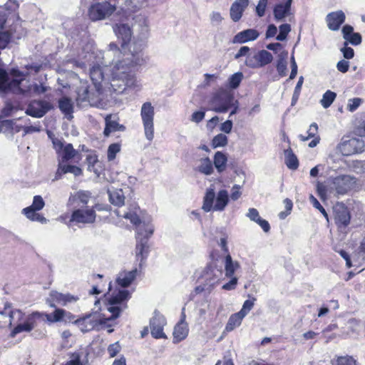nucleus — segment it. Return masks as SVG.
Wrapping results in <instances>:
<instances>
[{
  "mask_svg": "<svg viewBox=\"0 0 365 365\" xmlns=\"http://www.w3.org/2000/svg\"><path fill=\"white\" fill-rule=\"evenodd\" d=\"M130 53L108 67L102 51L93 50L89 54L91 62L90 78L93 88L87 81H81L77 89L76 102L80 107L99 106L108 93H122L127 88H140L136 71L145 63L141 53V46L135 49V44L130 46Z\"/></svg>",
  "mask_w": 365,
  "mask_h": 365,
  "instance_id": "f257e3e1",
  "label": "nucleus"
},
{
  "mask_svg": "<svg viewBox=\"0 0 365 365\" xmlns=\"http://www.w3.org/2000/svg\"><path fill=\"white\" fill-rule=\"evenodd\" d=\"M130 293L126 289H116L112 292L108 298V311L111 314L108 317H103L100 314L87 315L77 319L76 324L81 331L87 332L98 326L106 324L108 321L118 318L120 313L127 309L126 302L130 299Z\"/></svg>",
  "mask_w": 365,
  "mask_h": 365,
  "instance_id": "f03ea898",
  "label": "nucleus"
},
{
  "mask_svg": "<svg viewBox=\"0 0 365 365\" xmlns=\"http://www.w3.org/2000/svg\"><path fill=\"white\" fill-rule=\"evenodd\" d=\"M140 208L136 205H132L126 209H116L114 213L118 217L128 220L136 227L138 238L140 242L136 245V256H141L143 258V253L148 249L147 240L153 232L154 227L150 223L142 222L139 218ZM143 259H141L142 260Z\"/></svg>",
  "mask_w": 365,
  "mask_h": 365,
  "instance_id": "7ed1b4c3",
  "label": "nucleus"
},
{
  "mask_svg": "<svg viewBox=\"0 0 365 365\" xmlns=\"http://www.w3.org/2000/svg\"><path fill=\"white\" fill-rule=\"evenodd\" d=\"M133 24L132 29L127 24H116L113 26V31L118 38H120L123 41L122 47L124 50L123 57L127 54L130 53L129 51L130 46L133 43L135 44V49L141 46V53H143V44L142 41L140 42H130L132 34L133 32L138 33L140 37H144L148 32V19L145 16L141 14L135 15L133 19ZM143 56V54H142Z\"/></svg>",
  "mask_w": 365,
  "mask_h": 365,
  "instance_id": "20e7f679",
  "label": "nucleus"
},
{
  "mask_svg": "<svg viewBox=\"0 0 365 365\" xmlns=\"http://www.w3.org/2000/svg\"><path fill=\"white\" fill-rule=\"evenodd\" d=\"M229 202V193L225 190H220L216 195L214 189H207L204 197L202 210L206 212H222Z\"/></svg>",
  "mask_w": 365,
  "mask_h": 365,
  "instance_id": "39448f33",
  "label": "nucleus"
},
{
  "mask_svg": "<svg viewBox=\"0 0 365 365\" xmlns=\"http://www.w3.org/2000/svg\"><path fill=\"white\" fill-rule=\"evenodd\" d=\"M234 100L233 93L226 88H220L213 94L209 101L210 110L216 113H226Z\"/></svg>",
  "mask_w": 365,
  "mask_h": 365,
  "instance_id": "423d86ee",
  "label": "nucleus"
},
{
  "mask_svg": "<svg viewBox=\"0 0 365 365\" xmlns=\"http://www.w3.org/2000/svg\"><path fill=\"white\" fill-rule=\"evenodd\" d=\"M45 313L34 312L17 322L16 327L12 330L11 335L16 336L21 332H30L35 328L45 323Z\"/></svg>",
  "mask_w": 365,
  "mask_h": 365,
  "instance_id": "0eeeda50",
  "label": "nucleus"
},
{
  "mask_svg": "<svg viewBox=\"0 0 365 365\" xmlns=\"http://www.w3.org/2000/svg\"><path fill=\"white\" fill-rule=\"evenodd\" d=\"M116 10V6L108 1L92 4L88 9V16L93 21H101L110 16Z\"/></svg>",
  "mask_w": 365,
  "mask_h": 365,
  "instance_id": "6e6552de",
  "label": "nucleus"
},
{
  "mask_svg": "<svg viewBox=\"0 0 365 365\" xmlns=\"http://www.w3.org/2000/svg\"><path fill=\"white\" fill-rule=\"evenodd\" d=\"M154 107L150 102L144 103L141 107L140 116L143 121L145 138L151 141L154 138Z\"/></svg>",
  "mask_w": 365,
  "mask_h": 365,
  "instance_id": "1a4fd4ad",
  "label": "nucleus"
},
{
  "mask_svg": "<svg viewBox=\"0 0 365 365\" xmlns=\"http://www.w3.org/2000/svg\"><path fill=\"white\" fill-rule=\"evenodd\" d=\"M11 86L14 88L15 94L27 95L29 96H38L47 91V88L41 84H31L28 80L25 79L24 74L21 76V81L14 82Z\"/></svg>",
  "mask_w": 365,
  "mask_h": 365,
  "instance_id": "9d476101",
  "label": "nucleus"
},
{
  "mask_svg": "<svg viewBox=\"0 0 365 365\" xmlns=\"http://www.w3.org/2000/svg\"><path fill=\"white\" fill-rule=\"evenodd\" d=\"M348 184H317V191L323 201L332 197L345 195L349 190Z\"/></svg>",
  "mask_w": 365,
  "mask_h": 365,
  "instance_id": "9b49d317",
  "label": "nucleus"
},
{
  "mask_svg": "<svg viewBox=\"0 0 365 365\" xmlns=\"http://www.w3.org/2000/svg\"><path fill=\"white\" fill-rule=\"evenodd\" d=\"M337 148L343 155L349 156L363 152L364 143L360 138L344 137Z\"/></svg>",
  "mask_w": 365,
  "mask_h": 365,
  "instance_id": "f8f14e48",
  "label": "nucleus"
},
{
  "mask_svg": "<svg viewBox=\"0 0 365 365\" xmlns=\"http://www.w3.org/2000/svg\"><path fill=\"white\" fill-rule=\"evenodd\" d=\"M24 313L19 309L12 310L10 306H6L0 311V328L11 327L17 324L24 317Z\"/></svg>",
  "mask_w": 365,
  "mask_h": 365,
  "instance_id": "ddd939ff",
  "label": "nucleus"
},
{
  "mask_svg": "<svg viewBox=\"0 0 365 365\" xmlns=\"http://www.w3.org/2000/svg\"><path fill=\"white\" fill-rule=\"evenodd\" d=\"M52 143L62 163L73 159L78 153L71 143H64L61 140L56 138L52 139Z\"/></svg>",
  "mask_w": 365,
  "mask_h": 365,
  "instance_id": "4468645a",
  "label": "nucleus"
},
{
  "mask_svg": "<svg viewBox=\"0 0 365 365\" xmlns=\"http://www.w3.org/2000/svg\"><path fill=\"white\" fill-rule=\"evenodd\" d=\"M96 213L95 210L90 207L86 209H75L71 215L70 222L81 224H92L95 222Z\"/></svg>",
  "mask_w": 365,
  "mask_h": 365,
  "instance_id": "2eb2a0df",
  "label": "nucleus"
},
{
  "mask_svg": "<svg viewBox=\"0 0 365 365\" xmlns=\"http://www.w3.org/2000/svg\"><path fill=\"white\" fill-rule=\"evenodd\" d=\"M165 324L166 319L165 317L158 312H155L153 317L150 321V332L153 337L155 339L166 338V335L163 331V327Z\"/></svg>",
  "mask_w": 365,
  "mask_h": 365,
  "instance_id": "dca6fc26",
  "label": "nucleus"
},
{
  "mask_svg": "<svg viewBox=\"0 0 365 365\" xmlns=\"http://www.w3.org/2000/svg\"><path fill=\"white\" fill-rule=\"evenodd\" d=\"M14 78L10 80L7 72L0 68V92L11 91L15 93L14 88L11 86L14 82H20L23 73L16 70H13L11 73Z\"/></svg>",
  "mask_w": 365,
  "mask_h": 365,
  "instance_id": "f3484780",
  "label": "nucleus"
},
{
  "mask_svg": "<svg viewBox=\"0 0 365 365\" xmlns=\"http://www.w3.org/2000/svg\"><path fill=\"white\" fill-rule=\"evenodd\" d=\"M78 300L77 296L69 293L63 294L57 291H51L49 294L48 302L51 307H55L56 304L66 306L68 304L76 302Z\"/></svg>",
  "mask_w": 365,
  "mask_h": 365,
  "instance_id": "a211bd4d",
  "label": "nucleus"
},
{
  "mask_svg": "<svg viewBox=\"0 0 365 365\" xmlns=\"http://www.w3.org/2000/svg\"><path fill=\"white\" fill-rule=\"evenodd\" d=\"M52 108L51 104L46 101H34L26 109V114L35 118L43 117Z\"/></svg>",
  "mask_w": 365,
  "mask_h": 365,
  "instance_id": "6ab92c4d",
  "label": "nucleus"
},
{
  "mask_svg": "<svg viewBox=\"0 0 365 365\" xmlns=\"http://www.w3.org/2000/svg\"><path fill=\"white\" fill-rule=\"evenodd\" d=\"M335 223L339 229L346 228L350 223L349 211L343 204H338L334 207Z\"/></svg>",
  "mask_w": 365,
  "mask_h": 365,
  "instance_id": "aec40b11",
  "label": "nucleus"
},
{
  "mask_svg": "<svg viewBox=\"0 0 365 365\" xmlns=\"http://www.w3.org/2000/svg\"><path fill=\"white\" fill-rule=\"evenodd\" d=\"M131 189L127 184H121V187L113 190H108L110 202L117 206L124 205L125 196L129 195Z\"/></svg>",
  "mask_w": 365,
  "mask_h": 365,
  "instance_id": "412c9836",
  "label": "nucleus"
},
{
  "mask_svg": "<svg viewBox=\"0 0 365 365\" xmlns=\"http://www.w3.org/2000/svg\"><path fill=\"white\" fill-rule=\"evenodd\" d=\"M345 19V14L341 10L331 12L326 16L327 26L331 31H338Z\"/></svg>",
  "mask_w": 365,
  "mask_h": 365,
  "instance_id": "4be33fe9",
  "label": "nucleus"
},
{
  "mask_svg": "<svg viewBox=\"0 0 365 365\" xmlns=\"http://www.w3.org/2000/svg\"><path fill=\"white\" fill-rule=\"evenodd\" d=\"M222 275L223 271L221 267H219L217 262L213 261L207 267L205 277L206 280L208 281L207 284L210 286H213L222 277Z\"/></svg>",
  "mask_w": 365,
  "mask_h": 365,
  "instance_id": "5701e85b",
  "label": "nucleus"
},
{
  "mask_svg": "<svg viewBox=\"0 0 365 365\" xmlns=\"http://www.w3.org/2000/svg\"><path fill=\"white\" fill-rule=\"evenodd\" d=\"M92 197L91 192L89 191L80 190L71 194L68 199V205L80 206L87 205Z\"/></svg>",
  "mask_w": 365,
  "mask_h": 365,
  "instance_id": "b1692460",
  "label": "nucleus"
},
{
  "mask_svg": "<svg viewBox=\"0 0 365 365\" xmlns=\"http://www.w3.org/2000/svg\"><path fill=\"white\" fill-rule=\"evenodd\" d=\"M259 35V32L255 29H246L237 34L233 38L232 43H244L254 41L258 38Z\"/></svg>",
  "mask_w": 365,
  "mask_h": 365,
  "instance_id": "393cba45",
  "label": "nucleus"
},
{
  "mask_svg": "<svg viewBox=\"0 0 365 365\" xmlns=\"http://www.w3.org/2000/svg\"><path fill=\"white\" fill-rule=\"evenodd\" d=\"M105 122L106 128L103 134L106 136H109L111 133L115 131H124L125 130V127L123 125L119 124L115 116L112 115H106Z\"/></svg>",
  "mask_w": 365,
  "mask_h": 365,
  "instance_id": "a878e982",
  "label": "nucleus"
},
{
  "mask_svg": "<svg viewBox=\"0 0 365 365\" xmlns=\"http://www.w3.org/2000/svg\"><path fill=\"white\" fill-rule=\"evenodd\" d=\"M248 4L249 0H236L230 8L231 19L235 22L238 21Z\"/></svg>",
  "mask_w": 365,
  "mask_h": 365,
  "instance_id": "bb28decb",
  "label": "nucleus"
},
{
  "mask_svg": "<svg viewBox=\"0 0 365 365\" xmlns=\"http://www.w3.org/2000/svg\"><path fill=\"white\" fill-rule=\"evenodd\" d=\"M137 275V269L120 272L116 278V284L123 287H127L131 284Z\"/></svg>",
  "mask_w": 365,
  "mask_h": 365,
  "instance_id": "cd10ccee",
  "label": "nucleus"
},
{
  "mask_svg": "<svg viewBox=\"0 0 365 365\" xmlns=\"http://www.w3.org/2000/svg\"><path fill=\"white\" fill-rule=\"evenodd\" d=\"M292 0H287L284 4H277L274 8V16L276 20L283 21L290 14Z\"/></svg>",
  "mask_w": 365,
  "mask_h": 365,
  "instance_id": "c85d7f7f",
  "label": "nucleus"
},
{
  "mask_svg": "<svg viewBox=\"0 0 365 365\" xmlns=\"http://www.w3.org/2000/svg\"><path fill=\"white\" fill-rule=\"evenodd\" d=\"M67 173H72L75 176H78L81 174V169L75 165H63L62 163H59L58 168L53 180H60L62 175Z\"/></svg>",
  "mask_w": 365,
  "mask_h": 365,
  "instance_id": "c756f323",
  "label": "nucleus"
},
{
  "mask_svg": "<svg viewBox=\"0 0 365 365\" xmlns=\"http://www.w3.org/2000/svg\"><path fill=\"white\" fill-rule=\"evenodd\" d=\"M189 329L186 322H178L173 331V341L178 343L185 339L188 334Z\"/></svg>",
  "mask_w": 365,
  "mask_h": 365,
  "instance_id": "7c9ffc66",
  "label": "nucleus"
},
{
  "mask_svg": "<svg viewBox=\"0 0 365 365\" xmlns=\"http://www.w3.org/2000/svg\"><path fill=\"white\" fill-rule=\"evenodd\" d=\"M38 212L39 211L38 210L26 207L22 210L21 213L24 214L28 220L32 222H38L41 224H46L48 220Z\"/></svg>",
  "mask_w": 365,
  "mask_h": 365,
  "instance_id": "2f4dec72",
  "label": "nucleus"
},
{
  "mask_svg": "<svg viewBox=\"0 0 365 365\" xmlns=\"http://www.w3.org/2000/svg\"><path fill=\"white\" fill-rule=\"evenodd\" d=\"M225 275L227 277H233L235 272L240 267V264L237 261H233L230 254H227L224 258Z\"/></svg>",
  "mask_w": 365,
  "mask_h": 365,
  "instance_id": "473e14b6",
  "label": "nucleus"
},
{
  "mask_svg": "<svg viewBox=\"0 0 365 365\" xmlns=\"http://www.w3.org/2000/svg\"><path fill=\"white\" fill-rule=\"evenodd\" d=\"M245 317L240 312L232 314L228 319L225 330L230 332L239 327Z\"/></svg>",
  "mask_w": 365,
  "mask_h": 365,
  "instance_id": "72a5a7b5",
  "label": "nucleus"
},
{
  "mask_svg": "<svg viewBox=\"0 0 365 365\" xmlns=\"http://www.w3.org/2000/svg\"><path fill=\"white\" fill-rule=\"evenodd\" d=\"M58 106L67 118L71 119L73 118V106L71 99L66 97L62 98L58 101Z\"/></svg>",
  "mask_w": 365,
  "mask_h": 365,
  "instance_id": "f704fd0d",
  "label": "nucleus"
},
{
  "mask_svg": "<svg viewBox=\"0 0 365 365\" xmlns=\"http://www.w3.org/2000/svg\"><path fill=\"white\" fill-rule=\"evenodd\" d=\"M227 158L225 154L217 151L214 156V165L219 173L223 172L227 167Z\"/></svg>",
  "mask_w": 365,
  "mask_h": 365,
  "instance_id": "c9c22d12",
  "label": "nucleus"
},
{
  "mask_svg": "<svg viewBox=\"0 0 365 365\" xmlns=\"http://www.w3.org/2000/svg\"><path fill=\"white\" fill-rule=\"evenodd\" d=\"M284 163L292 170H295L299 166L297 158L290 148L284 150Z\"/></svg>",
  "mask_w": 365,
  "mask_h": 365,
  "instance_id": "e433bc0d",
  "label": "nucleus"
},
{
  "mask_svg": "<svg viewBox=\"0 0 365 365\" xmlns=\"http://www.w3.org/2000/svg\"><path fill=\"white\" fill-rule=\"evenodd\" d=\"M243 78L244 75L242 72H237L231 75L227 79V88L232 90L237 88L240 85Z\"/></svg>",
  "mask_w": 365,
  "mask_h": 365,
  "instance_id": "4c0bfd02",
  "label": "nucleus"
},
{
  "mask_svg": "<svg viewBox=\"0 0 365 365\" xmlns=\"http://www.w3.org/2000/svg\"><path fill=\"white\" fill-rule=\"evenodd\" d=\"M198 171L206 175H209L213 172L212 163L209 158H202L200 160Z\"/></svg>",
  "mask_w": 365,
  "mask_h": 365,
  "instance_id": "58836bf2",
  "label": "nucleus"
},
{
  "mask_svg": "<svg viewBox=\"0 0 365 365\" xmlns=\"http://www.w3.org/2000/svg\"><path fill=\"white\" fill-rule=\"evenodd\" d=\"M66 312L61 309H56L52 314L45 313V321L48 323H54L60 322L63 319Z\"/></svg>",
  "mask_w": 365,
  "mask_h": 365,
  "instance_id": "ea45409f",
  "label": "nucleus"
},
{
  "mask_svg": "<svg viewBox=\"0 0 365 365\" xmlns=\"http://www.w3.org/2000/svg\"><path fill=\"white\" fill-rule=\"evenodd\" d=\"M148 0H126L125 6L130 11L135 12L146 6Z\"/></svg>",
  "mask_w": 365,
  "mask_h": 365,
  "instance_id": "a19ab883",
  "label": "nucleus"
},
{
  "mask_svg": "<svg viewBox=\"0 0 365 365\" xmlns=\"http://www.w3.org/2000/svg\"><path fill=\"white\" fill-rule=\"evenodd\" d=\"M90 53H91V52H88L87 54H86L83 56L84 61H79V60H76V59H72V60L68 61L67 63L68 64H72L73 65V68H80V69H81L83 71H85L86 68L87 64H88L89 66H91V62L88 61L89 54Z\"/></svg>",
  "mask_w": 365,
  "mask_h": 365,
  "instance_id": "79ce46f5",
  "label": "nucleus"
},
{
  "mask_svg": "<svg viewBox=\"0 0 365 365\" xmlns=\"http://www.w3.org/2000/svg\"><path fill=\"white\" fill-rule=\"evenodd\" d=\"M336 97V93L327 91L322 96V98L320 100V103L324 108H328L334 102Z\"/></svg>",
  "mask_w": 365,
  "mask_h": 365,
  "instance_id": "37998d69",
  "label": "nucleus"
},
{
  "mask_svg": "<svg viewBox=\"0 0 365 365\" xmlns=\"http://www.w3.org/2000/svg\"><path fill=\"white\" fill-rule=\"evenodd\" d=\"M86 161L88 163V169L90 171H93L96 174H98V170L96 167L100 164V162L98 159L97 155L94 153H90L86 157Z\"/></svg>",
  "mask_w": 365,
  "mask_h": 365,
  "instance_id": "c03bdc74",
  "label": "nucleus"
},
{
  "mask_svg": "<svg viewBox=\"0 0 365 365\" xmlns=\"http://www.w3.org/2000/svg\"><path fill=\"white\" fill-rule=\"evenodd\" d=\"M315 137H319L318 135V125L316 123H312L308 130H307V136H304L303 135H299V138L300 140L304 142L311 138H314Z\"/></svg>",
  "mask_w": 365,
  "mask_h": 365,
  "instance_id": "a18cd8bd",
  "label": "nucleus"
},
{
  "mask_svg": "<svg viewBox=\"0 0 365 365\" xmlns=\"http://www.w3.org/2000/svg\"><path fill=\"white\" fill-rule=\"evenodd\" d=\"M257 58L260 67L269 63L273 59L272 55L265 50L258 52L257 53Z\"/></svg>",
  "mask_w": 365,
  "mask_h": 365,
  "instance_id": "49530a36",
  "label": "nucleus"
},
{
  "mask_svg": "<svg viewBox=\"0 0 365 365\" xmlns=\"http://www.w3.org/2000/svg\"><path fill=\"white\" fill-rule=\"evenodd\" d=\"M332 365H356V361L350 356H339L332 360Z\"/></svg>",
  "mask_w": 365,
  "mask_h": 365,
  "instance_id": "de8ad7c7",
  "label": "nucleus"
},
{
  "mask_svg": "<svg viewBox=\"0 0 365 365\" xmlns=\"http://www.w3.org/2000/svg\"><path fill=\"white\" fill-rule=\"evenodd\" d=\"M287 55V52L283 56L280 55L279 59L277 61V70L280 76H285L287 75V61L285 60Z\"/></svg>",
  "mask_w": 365,
  "mask_h": 365,
  "instance_id": "09e8293b",
  "label": "nucleus"
},
{
  "mask_svg": "<svg viewBox=\"0 0 365 365\" xmlns=\"http://www.w3.org/2000/svg\"><path fill=\"white\" fill-rule=\"evenodd\" d=\"M279 33L277 36V40L278 41H284L286 39L288 34L291 31V26L288 24H284L279 26Z\"/></svg>",
  "mask_w": 365,
  "mask_h": 365,
  "instance_id": "8fccbe9b",
  "label": "nucleus"
},
{
  "mask_svg": "<svg viewBox=\"0 0 365 365\" xmlns=\"http://www.w3.org/2000/svg\"><path fill=\"white\" fill-rule=\"evenodd\" d=\"M324 170V165L319 164L311 169L310 176L313 178H317L320 180H322Z\"/></svg>",
  "mask_w": 365,
  "mask_h": 365,
  "instance_id": "3c124183",
  "label": "nucleus"
},
{
  "mask_svg": "<svg viewBox=\"0 0 365 365\" xmlns=\"http://www.w3.org/2000/svg\"><path fill=\"white\" fill-rule=\"evenodd\" d=\"M227 143V137L224 134H218L212 140V146L214 148L222 147Z\"/></svg>",
  "mask_w": 365,
  "mask_h": 365,
  "instance_id": "603ef678",
  "label": "nucleus"
},
{
  "mask_svg": "<svg viewBox=\"0 0 365 365\" xmlns=\"http://www.w3.org/2000/svg\"><path fill=\"white\" fill-rule=\"evenodd\" d=\"M256 301L255 298H252V299H247L244 302L243 305L240 311H239L243 316L246 317L248 313L252 310L254 307L255 302Z\"/></svg>",
  "mask_w": 365,
  "mask_h": 365,
  "instance_id": "864d4df0",
  "label": "nucleus"
},
{
  "mask_svg": "<svg viewBox=\"0 0 365 365\" xmlns=\"http://www.w3.org/2000/svg\"><path fill=\"white\" fill-rule=\"evenodd\" d=\"M45 205L44 200L40 195H35L34 197L33 202L31 205L28 207H31V209L40 211L41 210Z\"/></svg>",
  "mask_w": 365,
  "mask_h": 365,
  "instance_id": "5fc2aeb1",
  "label": "nucleus"
},
{
  "mask_svg": "<svg viewBox=\"0 0 365 365\" xmlns=\"http://www.w3.org/2000/svg\"><path fill=\"white\" fill-rule=\"evenodd\" d=\"M120 150V145L118 143H113L108 148V159L113 160L115 158V155Z\"/></svg>",
  "mask_w": 365,
  "mask_h": 365,
  "instance_id": "6e6d98bb",
  "label": "nucleus"
},
{
  "mask_svg": "<svg viewBox=\"0 0 365 365\" xmlns=\"http://www.w3.org/2000/svg\"><path fill=\"white\" fill-rule=\"evenodd\" d=\"M309 201L313 207L317 209L328 220V215L325 209L321 205L317 198L312 194L309 195Z\"/></svg>",
  "mask_w": 365,
  "mask_h": 365,
  "instance_id": "4d7b16f0",
  "label": "nucleus"
},
{
  "mask_svg": "<svg viewBox=\"0 0 365 365\" xmlns=\"http://www.w3.org/2000/svg\"><path fill=\"white\" fill-rule=\"evenodd\" d=\"M362 100L360 98H351L348 101L347 109L350 112L356 110L361 104Z\"/></svg>",
  "mask_w": 365,
  "mask_h": 365,
  "instance_id": "13d9d810",
  "label": "nucleus"
},
{
  "mask_svg": "<svg viewBox=\"0 0 365 365\" xmlns=\"http://www.w3.org/2000/svg\"><path fill=\"white\" fill-rule=\"evenodd\" d=\"M348 43H351L353 46H358L361 43V36L359 33H353L348 36V38H345Z\"/></svg>",
  "mask_w": 365,
  "mask_h": 365,
  "instance_id": "bf43d9fd",
  "label": "nucleus"
},
{
  "mask_svg": "<svg viewBox=\"0 0 365 365\" xmlns=\"http://www.w3.org/2000/svg\"><path fill=\"white\" fill-rule=\"evenodd\" d=\"M227 240L228 237L224 235L220 240L217 241L218 246L221 248V250L226 255L230 254L229 248L227 245Z\"/></svg>",
  "mask_w": 365,
  "mask_h": 365,
  "instance_id": "052dcab7",
  "label": "nucleus"
},
{
  "mask_svg": "<svg viewBox=\"0 0 365 365\" xmlns=\"http://www.w3.org/2000/svg\"><path fill=\"white\" fill-rule=\"evenodd\" d=\"M343 56L346 59H351L354 56V49L348 46V43H344V47L341 48Z\"/></svg>",
  "mask_w": 365,
  "mask_h": 365,
  "instance_id": "680f3d73",
  "label": "nucleus"
},
{
  "mask_svg": "<svg viewBox=\"0 0 365 365\" xmlns=\"http://www.w3.org/2000/svg\"><path fill=\"white\" fill-rule=\"evenodd\" d=\"M205 115V112L204 110L195 111L190 116V120L193 123H199L204 119Z\"/></svg>",
  "mask_w": 365,
  "mask_h": 365,
  "instance_id": "e2e57ef3",
  "label": "nucleus"
},
{
  "mask_svg": "<svg viewBox=\"0 0 365 365\" xmlns=\"http://www.w3.org/2000/svg\"><path fill=\"white\" fill-rule=\"evenodd\" d=\"M245 64L250 68L260 67L258 59L257 58V54L254 56H248L245 61Z\"/></svg>",
  "mask_w": 365,
  "mask_h": 365,
  "instance_id": "0e129e2a",
  "label": "nucleus"
},
{
  "mask_svg": "<svg viewBox=\"0 0 365 365\" xmlns=\"http://www.w3.org/2000/svg\"><path fill=\"white\" fill-rule=\"evenodd\" d=\"M267 4V0H259V3L256 7V11L257 15L259 17H262L264 15L266 6Z\"/></svg>",
  "mask_w": 365,
  "mask_h": 365,
  "instance_id": "69168bd1",
  "label": "nucleus"
},
{
  "mask_svg": "<svg viewBox=\"0 0 365 365\" xmlns=\"http://www.w3.org/2000/svg\"><path fill=\"white\" fill-rule=\"evenodd\" d=\"M120 350V346L118 342L110 344L108 348V352L110 357L115 356Z\"/></svg>",
  "mask_w": 365,
  "mask_h": 365,
  "instance_id": "338daca9",
  "label": "nucleus"
},
{
  "mask_svg": "<svg viewBox=\"0 0 365 365\" xmlns=\"http://www.w3.org/2000/svg\"><path fill=\"white\" fill-rule=\"evenodd\" d=\"M348 328L352 332L358 333L359 331L360 322L356 319H351L347 322Z\"/></svg>",
  "mask_w": 365,
  "mask_h": 365,
  "instance_id": "774afa93",
  "label": "nucleus"
}]
</instances>
